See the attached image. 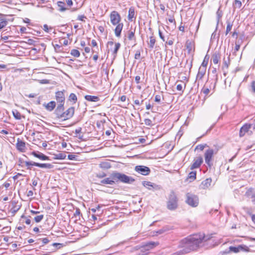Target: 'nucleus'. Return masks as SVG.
Here are the masks:
<instances>
[{
    "mask_svg": "<svg viewBox=\"0 0 255 255\" xmlns=\"http://www.w3.org/2000/svg\"><path fill=\"white\" fill-rule=\"evenodd\" d=\"M134 181L135 179L131 176H128L117 171H114L111 174L109 177L105 178L101 180L100 184L113 185L118 182L131 184Z\"/></svg>",
    "mask_w": 255,
    "mask_h": 255,
    "instance_id": "nucleus-1",
    "label": "nucleus"
},
{
    "mask_svg": "<svg viewBox=\"0 0 255 255\" xmlns=\"http://www.w3.org/2000/svg\"><path fill=\"white\" fill-rule=\"evenodd\" d=\"M202 234H195L185 238L182 241V247L185 248L186 252L196 250L201 243L209 240Z\"/></svg>",
    "mask_w": 255,
    "mask_h": 255,
    "instance_id": "nucleus-2",
    "label": "nucleus"
},
{
    "mask_svg": "<svg viewBox=\"0 0 255 255\" xmlns=\"http://www.w3.org/2000/svg\"><path fill=\"white\" fill-rule=\"evenodd\" d=\"M185 202L192 207H196L199 204V198L194 194L188 193L186 195Z\"/></svg>",
    "mask_w": 255,
    "mask_h": 255,
    "instance_id": "nucleus-3",
    "label": "nucleus"
},
{
    "mask_svg": "<svg viewBox=\"0 0 255 255\" xmlns=\"http://www.w3.org/2000/svg\"><path fill=\"white\" fill-rule=\"evenodd\" d=\"M167 207L170 210H174L177 207V198L173 191H171L170 194Z\"/></svg>",
    "mask_w": 255,
    "mask_h": 255,
    "instance_id": "nucleus-4",
    "label": "nucleus"
},
{
    "mask_svg": "<svg viewBox=\"0 0 255 255\" xmlns=\"http://www.w3.org/2000/svg\"><path fill=\"white\" fill-rule=\"evenodd\" d=\"M25 165L27 166L28 169H30L29 166H35L42 168L51 169L53 165L50 163H40L33 161H25Z\"/></svg>",
    "mask_w": 255,
    "mask_h": 255,
    "instance_id": "nucleus-5",
    "label": "nucleus"
},
{
    "mask_svg": "<svg viewBox=\"0 0 255 255\" xmlns=\"http://www.w3.org/2000/svg\"><path fill=\"white\" fill-rule=\"evenodd\" d=\"M110 21L113 25H116L120 23L121 17L120 14L117 11H113L110 15Z\"/></svg>",
    "mask_w": 255,
    "mask_h": 255,
    "instance_id": "nucleus-6",
    "label": "nucleus"
},
{
    "mask_svg": "<svg viewBox=\"0 0 255 255\" xmlns=\"http://www.w3.org/2000/svg\"><path fill=\"white\" fill-rule=\"evenodd\" d=\"M134 170L143 175H147L150 172L149 167L143 165H137L135 167Z\"/></svg>",
    "mask_w": 255,
    "mask_h": 255,
    "instance_id": "nucleus-7",
    "label": "nucleus"
},
{
    "mask_svg": "<svg viewBox=\"0 0 255 255\" xmlns=\"http://www.w3.org/2000/svg\"><path fill=\"white\" fill-rule=\"evenodd\" d=\"M214 154V150L213 149H207L205 153V161L206 163L210 167L211 166L212 164L211 162Z\"/></svg>",
    "mask_w": 255,
    "mask_h": 255,
    "instance_id": "nucleus-8",
    "label": "nucleus"
},
{
    "mask_svg": "<svg viewBox=\"0 0 255 255\" xmlns=\"http://www.w3.org/2000/svg\"><path fill=\"white\" fill-rule=\"evenodd\" d=\"M16 147V149L21 152H24L26 150L25 142L21 140L19 138H18L17 140Z\"/></svg>",
    "mask_w": 255,
    "mask_h": 255,
    "instance_id": "nucleus-9",
    "label": "nucleus"
},
{
    "mask_svg": "<svg viewBox=\"0 0 255 255\" xmlns=\"http://www.w3.org/2000/svg\"><path fill=\"white\" fill-rule=\"evenodd\" d=\"M64 105L63 104H58L54 113L56 115V117L58 119L63 118V115L64 113Z\"/></svg>",
    "mask_w": 255,
    "mask_h": 255,
    "instance_id": "nucleus-10",
    "label": "nucleus"
},
{
    "mask_svg": "<svg viewBox=\"0 0 255 255\" xmlns=\"http://www.w3.org/2000/svg\"><path fill=\"white\" fill-rule=\"evenodd\" d=\"M203 158L201 156H199L195 158L193 164L190 166V169L193 170L199 168L203 163Z\"/></svg>",
    "mask_w": 255,
    "mask_h": 255,
    "instance_id": "nucleus-11",
    "label": "nucleus"
},
{
    "mask_svg": "<svg viewBox=\"0 0 255 255\" xmlns=\"http://www.w3.org/2000/svg\"><path fill=\"white\" fill-rule=\"evenodd\" d=\"M74 114V108L70 107L63 114V117L64 120L69 119L73 117Z\"/></svg>",
    "mask_w": 255,
    "mask_h": 255,
    "instance_id": "nucleus-12",
    "label": "nucleus"
},
{
    "mask_svg": "<svg viewBox=\"0 0 255 255\" xmlns=\"http://www.w3.org/2000/svg\"><path fill=\"white\" fill-rule=\"evenodd\" d=\"M30 154L41 160H49V157L48 156L39 151H32Z\"/></svg>",
    "mask_w": 255,
    "mask_h": 255,
    "instance_id": "nucleus-13",
    "label": "nucleus"
},
{
    "mask_svg": "<svg viewBox=\"0 0 255 255\" xmlns=\"http://www.w3.org/2000/svg\"><path fill=\"white\" fill-rule=\"evenodd\" d=\"M56 99L59 104H63L64 105L65 102V96L64 94L62 91H58L56 93Z\"/></svg>",
    "mask_w": 255,
    "mask_h": 255,
    "instance_id": "nucleus-14",
    "label": "nucleus"
},
{
    "mask_svg": "<svg viewBox=\"0 0 255 255\" xmlns=\"http://www.w3.org/2000/svg\"><path fill=\"white\" fill-rule=\"evenodd\" d=\"M246 196L252 199V202L255 204V191L253 188H250L246 192Z\"/></svg>",
    "mask_w": 255,
    "mask_h": 255,
    "instance_id": "nucleus-15",
    "label": "nucleus"
},
{
    "mask_svg": "<svg viewBox=\"0 0 255 255\" xmlns=\"http://www.w3.org/2000/svg\"><path fill=\"white\" fill-rule=\"evenodd\" d=\"M252 127H251L250 124H245L240 129L239 135L240 137H242L244 136L245 133L247 132L250 128H251Z\"/></svg>",
    "mask_w": 255,
    "mask_h": 255,
    "instance_id": "nucleus-16",
    "label": "nucleus"
},
{
    "mask_svg": "<svg viewBox=\"0 0 255 255\" xmlns=\"http://www.w3.org/2000/svg\"><path fill=\"white\" fill-rule=\"evenodd\" d=\"M206 71V68L200 67L196 76L197 80H201L204 76Z\"/></svg>",
    "mask_w": 255,
    "mask_h": 255,
    "instance_id": "nucleus-17",
    "label": "nucleus"
},
{
    "mask_svg": "<svg viewBox=\"0 0 255 255\" xmlns=\"http://www.w3.org/2000/svg\"><path fill=\"white\" fill-rule=\"evenodd\" d=\"M115 29V33L117 37H119L121 36V32L123 28L124 24L123 23H119L116 25Z\"/></svg>",
    "mask_w": 255,
    "mask_h": 255,
    "instance_id": "nucleus-18",
    "label": "nucleus"
},
{
    "mask_svg": "<svg viewBox=\"0 0 255 255\" xmlns=\"http://www.w3.org/2000/svg\"><path fill=\"white\" fill-rule=\"evenodd\" d=\"M212 179L211 178H207L203 181L200 185V188L202 189H206L208 188L211 184Z\"/></svg>",
    "mask_w": 255,
    "mask_h": 255,
    "instance_id": "nucleus-19",
    "label": "nucleus"
},
{
    "mask_svg": "<svg viewBox=\"0 0 255 255\" xmlns=\"http://www.w3.org/2000/svg\"><path fill=\"white\" fill-rule=\"evenodd\" d=\"M221 58V55L218 52H215L212 55L211 60L215 64H217Z\"/></svg>",
    "mask_w": 255,
    "mask_h": 255,
    "instance_id": "nucleus-20",
    "label": "nucleus"
},
{
    "mask_svg": "<svg viewBox=\"0 0 255 255\" xmlns=\"http://www.w3.org/2000/svg\"><path fill=\"white\" fill-rule=\"evenodd\" d=\"M46 109L49 111H52L55 107L56 104L54 101H51L47 104H43Z\"/></svg>",
    "mask_w": 255,
    "mask_h": 255,
    "instance_id": "nucleus-21",
    "label": "nucleus"
},
{
    "mask_svg": "<svg viewBox=\"0 0 255 255\" xmlns=\"http://www.w3.org/2000/svg\"><path fill=\"white\" fill-rule=\"evenodd\" d=\"M85 99L90 102H98L100 100V98L98 96H91V95H86Z\"/></svg>",
    "mask_w": 255,
    "mask_h": 255,
    "instance_id": "nucleus-22",
    "label": "nucleus"
},
{
    "mask_svg": "<svg viewBox=\"0 0 255 255\" xmlns=\"http://www.w3.org/2000/svg\"><path fill=\"white\" fill-rule=\"evenodd\" d=\"M99 167L102 169H108L111 167L110 163L109 162H102L99 164Z\"/></svg>",
    "mask_w": 255,
    "mask_h": 255,
    "instance_id": "nucleus-23",
    "label": "nucleus"
},
{
    "mask_svg": "<svg viewBox=\"0 0 255 255\" xmlns=\"http://www.w3.org/2000/svg\"><path fill=\"white\" fill-rule=\"evenodd\" d=\"M135 30H130L128 31V38L129 40H132L133 39L135 41V38L134 36Z\"/></svg>",
    "mask_w": 255,
    "mask_h": 255,
    "instance_id": "nucleus-24",
    "label": "nucleus"
},
{
    "mask_svg": "<svg viewBox=\"0 0 255 255\" xmlns=\"http://www.w3.org/2000/svg\"><path fill=\"white\" fill-rule=\"evenodd\" d=\"M57 4L59 8V11H64L67 9V8L65 7V4L64 2L61 1H58L57 2Z\"/></svg>",
    "mask_w": 255,
    "mask_h": 255,
    "instance_id": "nucleus-25",
    "label": "nucleus"
},
{
    "mask_svg": "<svg viewBox=\"0 0 255 255\" xmlns=\"http://www.w3.org/2000/svg\"><path fill=\"white\" fill-rule=\"evenodd\" d=\"M239 252H248L250 251V249L248 247L244 245H241L238 246Z\"/></svg>",
    "mask_w": 255,
    "mask_h": 255,
    "instance_id": "nucleus-26",
    "label": "nucleus"
},
{
    "mask_svg": "<svg viewBox=\"0 0 255 255\" xmlns=\"http://www.w3.org/2000/svg\"><path fill=\"white\" fill-rule=\"evenodd\" d=\"M134 16V9L133 7H130L128 10V19L129 20H132V18Z\"/></svg>",
    "mask_w": 255,
    "mask_h": 255,
    "instance_id": "nucleus-27",
    "label": "nucleus"
},
{
    "mask_svg": "<svg viewBox=\"0 0 255 255\" xmlns=\"http://www.w3.org/2000/svg\"><path fill=\"white\" fill-rule=\"evenodd\" d=\"M142 185L145 187L147 188V189L150 190L152 188L154 187V184H153L151 182L149 181H144L142 182Z\"/></svg>",
    "mask_w": 255,
    "mask_h": 255,
    "instance_id": "nucleus-28",
    "label": "nucleus"
},
{
    "mask_svg": "<svg viewBox=\"0 0 255 255\" xmlns=\"http://www.w3.org/2000/svg\"><path fill=\"white\" fill-rule=\"evenodd\" d=\"M209 59V56L207 54L205 56L203 61L202 62V64L200 67L206 68L207 65L208 63Z\"/></svg>",
    "mask_w": 255,
    "mask_h": 255,
    "instance_id": "nucleus-29",
    "label": "nucleus"
},
{
    "mask_svg": "<svg viewBox=\"0 0 255 255\" xmlns=\"http://www.w3.org/2000/svg\"><path fill=\"white\" fill-rule=\"evenodd\" d=\"M229 251L228 252H225V254H229L231 252L235 253H237L239 252L238 246L237 247L230 246L229 247Z\"/></svg>",
    "mask_w": 255,
    "mask_h": 255,
    "instance_id": "nucleus-30",
    "label": "nucleus"
},
{
    "mask_svg": "<svg viewBox=\"0 0 255 255\" xmlns=\"http://www.w3.org/2000/svg\"><path fill=\"white\" fill-rule=\"evenodd\" d=\"M192 43L191 41L188 40L186 43V47L189 53H191L192 50Z\"/></svg>",
    "mask_w": 255,
    "mask_h": 255,
    "instance_id": "nucleus-31",
    "label": "nucleus"
},
{
    "mask_svg": "<svg viewBox=\"0 0 255 255\" xmlns=\"http://www.w3.org/2000/svg\"><path fill=\"white\" fill-rule=\"evenodd\" d=\"M54 158L57 159H64L66 157V154L64 153H59L54 155Z\"/></svg>",
    "mask_w": 255,
    "mask_h": 255,
    "instance_id": "nucleus-32",
    "label": "nucleus"
},
{
    "mask_svg": "<svg viewBox=\"0 0 255 255\" xmlns=\"http://www.w3.org/2000/svg\"><path fill=\"white\" fill-rule=\"evenodd\" d=\"M121 47V44L120 43H116L115 44L114 49L113 51V54L114 57H116L117 54V52Z\"/></svg>",
    "mask_w": 255,
    "mask_h": 255,
    "instance_id": "nucleus-33",
    "label": "nucleus"
},
{
    "mask_svg": "<svg viewBox=\"0 0 255 255\" xmlns=\"http://www.w3.org/2000/svg\"><path fill=\"white\" fill-rule=\"evenodd\" d=\"M155 41H156L155 39L153 36L150 37V40L148 43V45L150 48H153L155 43Z\"/></svg>",
    "mask_w": 255,
    "mask_h": 255,
    "instance_id": "nucleus-34",
    "label": "nucleus"
},
{
    "mask_svg": "<svg viewBox=\"0 0 255 255\" xmlns=\"http://www.w3.org/2000/svg\"><path fill=\"white\" fill-rule=\"evenodd\" d=\"M69 100L70 101H72L74 103H75L77 100L76 95L74 93H71L69 97Z\"/></svg>",
    "mask_w": 255,
    "mask_h": 255,
    "instance_id": "nucleus-35",
    "label": "nucleus"
},
{
    "mask_svg": "<svg viewBox=\"0 0 255 255\" xmlns=\"http://www.w3.org/2000/svg\"><path fill=\"white\" fill-rule=\"evenodd\" d=\"M227 27H226V33H225L226 35L231 30L232 26H233L232 23H231L230 22L228 21L227 22Z\"/></svg>",
    "mask_w": 255,
    "mask_h": 255,
    "instance_id": "nucleus-36",
    "label": "nucleus"
},
{
    "mask_svg": "<svg viewBox=\"0 0 255 255\" xmlns=\"http://www.w3.org/2000/svg\"><path fill=\"white\" fill-rule=\"evenodd\" d=\"M71 54L75 57H79L80 55L79 51L77 49H72L71 51Z\"/></svg>",
    "mask_w": 255,
    "mask_h": 255,
    "instance_id": "nucleus-37",
    "label": "nucleus"
},
{
    "mask_svg": "<svg viewBox=\"0 0 255 255\" xmlns=\"http://www.w3.org/2000/svg\"><path fill=\"white\" fill-rule=\"evenodd\" d=\"M235 8H240L242 6V2L240 0H235L234 4Z\"/></svg>",
    "mask_w": 255,
    "mask_h": 255,
    "instance_id": "nucleus-38",
    "label": "nucleus"
},
{
    "mask_svg": "<svg viewBox=\"0 0 255 255\" xmlns=\"http://www.w3.org/2000/svg\"><path fill=\"white\" fill-rule=\"evenodd\" d=\"M12 113L15 119L17 120H20L21 119V114L18 111H13Z\"/></svg>",
    "mask_w": 255,
    "mask_h": 255,
    "instance_id": "nucleus-39",
    "label": "nucleus"
},
{
    "mask_svg": "<svg viewBox=\"0 0 255 255\" xmlns=\"http://www.w3.org/2000/svg\"><path fill=\"white\" fill-rule=\"evenodd\" d=\"M196 171H191L189 173L188 177L190 179L194 180L196 179Z\"/></svg>",
    "mask_w": 255,
    "mask_h": 255,
    "instance_id": "nucleus-40",
    "label": "nucleus"
},
{
    "mask_svg": "<svg viewBox=\"0 0 255 255\" xmlns=\"http://www.w3.org/2000/svg\"><path fill=\"white\" fill-rule=\"evenodd\" d=\"M43 215H40L35 217L34 219L35 222L39 223L43 219Z\"/></svg>",
    "mask_w": 255,
    "mask_h": 255,
    "instance_id": "nucleus-41",
    "label": "nucleus"
},
{
    "mask_svg": "<svg viewBox=\"0 0 255 255\" xmlns=\"http://www.w3.org/2000/svg\"><path fill=\"white\" fill-rule=\"evenodd\" d=\"M183 86L184 87V88L185 87V84L183 83V84H177V86H176V89L178 90V91H183Z\"/></svg>",
    "mask_w": 255,
    "mask_h": 255,
    "instance_id": "nucleus-42",
    "label": "nucleus"
},
{
    "mask_svg": "<svg viewBox=\"0 0 255 255\" xmlns=\"http://www.w3.org/2000/svg\"><path fill=\"white\" fill-rule=\"evenodd\" d=\"M80 210L79 208H76L75 212L74 213V216L75 218H77L78 217V219H80Z\"/></svg>",
    "mask_w": 255,
    "mask_h": 255,
    "instance_id": "nucleus-43",
    "label": "nucleus"
},
{
    "mask_svg": "<svg viewBox=\"0 0 255 255\" xmlns=\"http://www.w3.org/2000/svg\"><path fill=\"white\" fill-rule=\"evenodd\" d=\"M144 122L145 125L146 126H152V121L149 119H145L144 120Z\"/></svg>",
    "mask_w": 255,
    "mask_h": 255,
    "instance_id": "nucleus-44",
    "label": "nucleus"
},
{
    "mask_svg": "<svg viewBox=\"0 0 255 255\" xmlns=\"http://www.w3.org/2000/svg\"><path fill=\"white\" fill-rule=\"evenodd\" d=\"M161 98H163V96L160 95H156L155 96V99L154 101L156 102L160 103L161 101Z\"/></svg>",
    "mask_w": 255,
    "mask_h": 255,
    "instance_id": "nucleus-45",
    "label": "nucleus"
},
{
    "mask_svg": "<svg viewBox=\"0 0 255 255\" xmlns=\"http://www.w3.org/2000/svg\"><path fill=\"white\" fill-rule=\"evenodd\" d=\"M7 21L2 20L0 22V29L4 28L7 25Z\"/></svg>",
    "mask_w": 255,
    "mask_h": 255,
    "instance_id": "nucleus-46",
    "label": "nucleus"
},
{
    "mask_svg": "<svg viewBox=\"0 0 255 255\" xmlns=\"http://www.w3.org/2000/svg\"><path fill=\"white\" fill-rule=\"evenodd\" d=\"M106 174L104 172L98 173L96 174V177H98L99 178H103L106 176Z\"/></svg>",
    "mask_w": 255,
    "mask_h": 255,
    "instance_id": "nucleus-47",
    "label": "nucleus"
},
{
    "mask_svg": "<svg viewBox=\"0 0 255 255\" xmlns=\"http://www.w3.org/2000/svg\"><path fill=\"white\" fill-rule=\"evenodd\" d=\"M202 92L205 95H208L209 92H210V90L208 89V88H204L202 90Z\"/></svg>",
    "mask_w": 255,
    "mask_h": 255,
    "instance_id": "nucleus-48",
    "label": "nucleus"
},
{
    "mask_svg": "<svg viewBox=\"0 0 255 255\" xmlns=\"http://www.w3.org/2000/svg\"><path fill=\"white\" fill-rule=\"evenodd\" d=\"M205 145H206V144H205V145H203V144L198 145L196 146V149H199L202 151L204 149Z\"/></svg>",
    "mask_w": 255,
    "mask_h": 255,
    "instance_id": "nucleus-49",
    "label": "nucleus"
},
{
    "mask_svg": "<svg viewBox=\"0 0 255 255\" xmlns=\"http://www.w3.org/2000/svg\"><path fill=\"white\" fill-rule=\"evenodd\" d=\"M21 218H25L26 219L25 220V223L27 224V225H30V223H31V220L29 219H28L25 216H24V215H22L21 216Z\"/></svg>",
    "mask_w": 255,
    "mask_h": 255,
    "instance_id": "nucleus-50",
    "label": "nucleus"
},
{
    "mask_svg": "<svg viewBox=\"0 0 255 255\" xmlns=\"http://www.w3.org/2000/svg\"><path fill=\"white\" fill-rule=\"evenodd\" d=\"M140 57V52L139 51H137L134 55V58L136 59H139Z\"/></svg>",
    "mask_w": 255,
    "mask_h": 255,
    "instance_id": "nucleus-51",
    "label": "nucleus"
},
{
    "mask_svg": "<svg viewBox=\"0 0 255 255\" xmlns=\"http://www.w3.org/2000/svg\"><path fill=\"white\" fill-rule=\"evenodd\" d=\"M68 158L69 160H75L76 158V155L73 154H69L68 156Z\"/></svg>",
    "mask_w": 255,
    "mask_h": 255,
    "instance_id": "nucleus-52",
    "label": "nucleus"
},
{
    "mask_svg": "<svg viewBox=\"0 0 255 255\" xmlns=\"http://www.w3.org/2000/svg\"><path fill=\"white\" fill-rule=\"evenodd\" d=\"M240 48V44L238 42H236L235 43V51L237 52L239 51Z\"/></svg>",
    "mask_w": 255,
    "mask_h": 255,
    "instance_id": "nucleus-53",
    "label": "nucleus"
},
{
    "mask_svg": "<svg viewBox=\"0 0 255 255\" xmlns=\"http://www.w3.org/2000/svg\"><path fill=\"white\" fill-rule=\"evenodd\" d=\"M52 246L56 249H60L62 247V244L59 243H53Z\"/></svg>",
    "mask_w": 255,
    "mask_h": 255,
    "instance_id": "nucleus-54",
    "label": "nucleus"
},
{
    "mask_svg": "<svg viewBox=\"0 0 255 255\" xmlns=\"http://www.w3.org/2000/svg\"><path fill=\"white\" fill-rule=\"evenodd\" d=\"M86 18V16L84 15H79L78 17V20L81 21H84V19Z\"/></svg>",
    "mask_w": 255,
    "mask_h": 255,
    "instance_id": "nucleus-55",
    "label": "nucleus"
},
{
    "mask_svg": "<svg viewBox=\"0 0 255 255\" xmlns=\"http://www.w3.org/2000/svg\"><path fill=\"white\" fill-rule=\"evenodd\" d=\"M100 209V206L98 205L97 207H96L95 208H92L91 209V211L93 213H95L97 210H99Z\"/></svg>",
    "mask_w": 255,
    "mask_h": 255,
    "instance_id": "nucleus-56",
    "label": "nucleus"
},
{
    "mask_svg": "<svg viewBox=\"0 0 255 255\" xmlns=\"http://www.w3.org/2000/svg\"><path fill=\"white\" fill-rule=\"evenodd\" d=\"M158 33H159V36L160 37V38L163 41H165V39H164V36H163L162 34V32L161 31H160V30H159L158 31Z\"/></svg>",
    "mask_w": 255,
    "mask_h": 255,
    "instance_id": "nucleus-57",
    "label": "nucleus"
},
{
    "mask_svg": "<svg viewBox=\"0 0 255 255\" xmlns=\"http://www.w3.org/2000/svg\"><path fill=\"white\" fill-rule=\"evenodd\" d=\"M42 243H43V244H46L49 243V240H48V238H43L42 240Z\"/></svg>",
    "mask_w": 255,
    "mask_h": 255,
    "instance_id": "nucleus-58",
    "label": "nucleus"
},
{
    "mask_svg": "<svg viewBox=\"0 0 255 255\" xmlns=\"http://www.w3.org/2000/svg\"><path fill=\"white\" fill-rule=\"evenodd\" d=\"M82 128L79 127L75 129V133L77 134L81 132Z\"/></svg>",
    "mask_w": 255,
    "mask_h": 255,
    "instance_id": "nucleus-59",
    "label": "nucleus"
},
{
    "mask_svg": "<svg viewBox=\"0 0 255 255\" xmlns=\"http://www.w3.org/2000/svg\"><path fill=\"white\" fill-rule=\"evenodd\" d=\"M48 29H49V28H48V25H47V24H44V25H43V29L45 31H46V32H48Z\"/></svg>",
    "mask_w": 255,
    "mask_h": 255,
    "instance_id": "nucleus-60",
    "label": "nucleus"
},
{
    "mask_svg": "<svg viewBox=\"0 0 255 255\" xmlns=\"http://www.w3.org/2000/svg\"><path fill=\"white\" fill-rule=\"evenodd\" d=\"M91 43H92V45L93 47H95V46H97V42H96V40H94V39H93V40H92Z\"/></svg>",
    "mask_w": 255,
    "mask_h": 255,
    "instance_id": "nucleus-61",
    "label": "nucleus"
},
{
    "mask_svg": "<svg viewBox=\"0 0 255 255\" xmlns=\"http://www.w3.org/2000/svg\"><path fill=\"white\" fill-rule=\"evenodd\" d=\"M126 98H127V97L125 95H123L122 96H121L120 97V100L122 102H125L126 100Z\"/></svg>",
    "mask_w": 255,
    "mask_h": 255,
    "instance_id": "nucleus-62",
    "label": "nucleus"
},
{
    "mask_svg": "<svg viewBox=\"0 0 255 255\" xmlns=\"http://www.w3.org/2000/svg\"><path fill=\"white\" fill-rule=\"evenodd\" d=\"M250 125L253 129H255V119L253 121V123L250 124Z\"/></svg>",
    "mask_w": 255,
    "mask_h": 255,
    "instance_id": "nucleus-63",
    "label": "nucleus"
},
{
    "mask_svg": "<svg viewBox=\"0 0 255 255\" xmlns=\"http://www.w3.org/2000/svg\"><path fill=\"white\" fill-rule=\"evenodd\" d=\"M252 88L253 91L255 93V81H253L252 83Z\"/></svg>",
    "mask_w": 255,
    "mask_h": 255,
    "instance_id": "nucleus-64",
    "label": "nucleus"
}]
</instances>
